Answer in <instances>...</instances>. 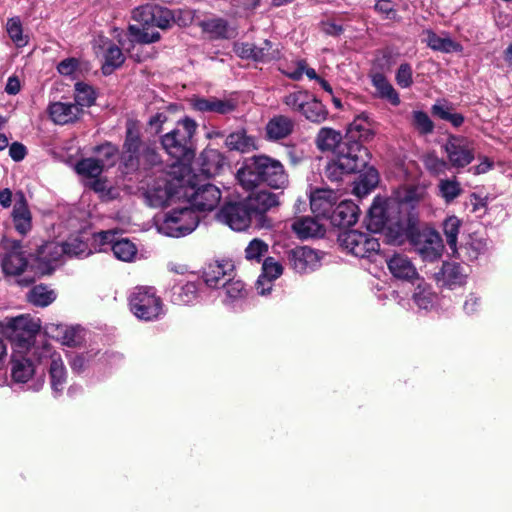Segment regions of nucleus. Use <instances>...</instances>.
Wrapping results in <instances>:
<instances>
[{"label":"nucleus","mask_w":512,"mask_h":512,"mask_svg":"<svg viewBox=\"0 0 512 512\" xmlns=\"http://www.w3.org/2000/svg\"><path fill=\"white\" fill-rule=\"evenodd\" d=\"M420 197L417 189L408 187L397 192L395 198L375 197L365 218L370 232L381 233L388 244H396L405 226L413 219Z\"/></svg>","instance_id":"obj_1"},{"label":"nucleus","mask_w":512,"mask_h":512,"mask_svg":"<svg viewBox=\"0 0 512 512\" xmlns=\"http://www.w3.org/2000/svg\"><path fill=\"white\" fill-rule=\"evenodd\" d=\"M279 204L278 194L260 190L252 192L243 201L226 203L219 211V218L235 231H244L250 226L270 229L273 221L267 212Z\"/></svg>","instance_id":"obj_2"},{"label":"nucleus","mask_w":512,"mask_h":512,"mask_svg":"<svg viewBox=\"0 0 512 512\" xmlns=\"http://www.w3.org/2000/svg\"><path fill=\"white\" fill-rule=\"evenodd\" d=\"M161 163L162 158L156 146L142 139L138 121L128 120L120 153L122 173L128 175L146 171Z\"/></svg>","instance_id":"obj_3"},{"label":"nucleus","mask_w":512,"mask_h":512,"mask_svg":"<svg viewBox=\"0 0 512 512\" xmlns=\"http://www.w3.org/2000/svg\"><path fill=\"white\" fill-rule=\"evenodd\" d=\"M236 178L245 190H254L261 185L283 189L289 182L283 164L264 154L246 158L238 169Z\"/></svg>","instance_id":"obj_4"},{"label":"nucleus","mask_w":512,"mask_h":512,"mask_svg":"<svg viewBox=\"0 0 512 512\" xmlns=\"http://www.w3.org/2000/svg\"><path fill=\"white\" fill-rule=\"evenodd\" d=\"M368 149L344 135V140L325 167V176L331 182H341L345 176L361 173L368 165Z\"/></svg>","instance_id":"obj_5"},{"label":"nucleus","mask_w":512,"mask_h":512,"mask_svg":"<svg viewBox=\"0 0 512 512\" xmlns=\"http://www.w3.org/2000/svg\"><path fill=\"white\" fill-rule=\"evenodd\" d=\"M198 124L190 117L177 121L176 126L160 137L163 149L177 162L190 164L196 155L195 134Z\"/></svg>","instance_id":"obj_6"},{"label":"nucleus","mask_w":512,"mask_h":512,"mask_svg":"<svg viewBox=\"0 0 512 512\" xmlns=\"http://www.w3.org/2000/svg\"><path fill=\"white\" fill-rule=\"evenodd\" d=\"M405 242H409L425 261H435L442 254L443 244L439 233L434 229H420L418 209L395 245Z\"/></svg>","instance_id":"obj_7"},{"label":"nucleus","mask_w":512,"mask_h":512,"mask_svg":"<svg viewBox=\"0 0 512 512\" xmlns=\"http://www.w3.org/2000/svg\"><path fill=\"white\" fill-rule=\"evenodd\" d=\"M184 184L185 177L183 175L176 176L167 173L158 177L145 193L149 206L161 208L173 201L183 200V195H185Z\"/></svg>","instance_id":"obj_8"},{"label":"nucleus","mask_w":512,"mask_h":512,"mask_svg":"<svg viewBox=\"0 0 512 512\" xmlns=\"http://www.w3.org/2000/svg\"><path fill=\"white\" fill-rule=\"evenodd\" d=\"M40 328V323L30 315H19L0 321V335L21 349H29L34 344Z\"/></svg>","instance_id":"obj_9"},{"label":"nucleus","mask_w":512,"mask_h":512,"mask_svg":"<svg viewBox=\"0 0 512 512\" xmlns=\"http://www.w3.org/2000/svg\"><path fill=\"white\" fill-rule=\"evenodd\" d=\"M183 200L193 209V211H212L221 200L220 189L211 184H199L197 176H189L185 178Z\"/></svg>","instance_id":"obj_10"},{"label":"nucleus","mask_w":512,"mask_h":512,"mask_svg":"<svg viewBox=\"0 0 512 512\" xmlns=\"http://www.w3.org/2000/svg\"><path fill=\"white\" fill-rule=\"evenodd\" d=\"M131 312L140 320L154 321L163 314V301L150 286L136 287L129 297Z\"/></svg>","instance_id":"obj_11"},{"label":"nucleus","mask_w":512,"mask_h":512,"mask_svg":"<svg viewBox=\"0 0 512 512\" xmlns=\"http://www.w3.org/2000/svg\"><path fill=\"white\" fill-rule=\"evenodd\" d=\"M198 223L199 217L189 205H186L166 213L159 230L169 237L178 238L191 233Z\"/></svg>","instance_id":"obj_12"},{"label":"nucleus","mask_w":512,"mask_h":512,"mask_svg":"<svg viewBox=\"0 0 512 512\" xmlns=\"http://www.w3.org/2000/svg\"><path fill=\"white\" fill-rule=\"evenodd\" d=\"M340 245L360 258H370L380 250L377 238L358 230H346L339 234Z\"/></svg>","instance_id":"obj_13"},{"label":"nucleus","mask_w":512,"mask_h":512,"mask_svg":"<svg viewBox=\"0 0 512 512\" xmlns=\"http://www.w3.org/2000/svg\"><path fill=\"white\" fill-rule=\"evenodd\" d=\"M450 168L460 170L475 159V148L467 137L450 134L443 145Z\"/></svg>","instance_id":"obj_14"},{"label":"nucleus","mask_w":512,"mask_h":512,"mask_svg":"<svg viewBox=\"0 0 512 512\" xmlns=\"http://www.w3.org/2000/svg\"><path fill=\"white\" fill-rule=\"evenodd\" d=\"M133 19L140 24L160 29H168L175 22L174 14L170 9L156 4H146L136 8L133 11Z\"/></svg>","instance_id":"obj_15"},{"label":"nucleus","mask_w":512,"mask_h":512,"mask_svg":"<svg viewBox=\"0 0 512 512\" xmlns=\"http://www.w3.org/2000/svg\"><path fill=\"white\" fill-rule=\"evenodd\" d=\"M287 265L297 273H307L319 266L318 252L308 246H296L285 252Z\"/></svg>","instance_id":"obj_16"},{"label":"nucleus","mask_w":512,"mask_h":512,"mask_svg":"<svg viewBox=\"0 0 512 512\" xmlns=\"http://www.w3.org/2000/svg\"><path fill=\"white\" fill-rule=\"evenodd\" d=\"M65 256L62 243L48 241L36 251L37 269L41 275H51L57 263Z\"/></svg>","instance_id":"obj_17"},{"label":"nucleus","mask_w":512,"mask_h":512,"mask_svg":"<svg viewBox=\"0 0 512 512\" xmlns=\"http://www.w3.org/2000/svg\"><path fill=\"white\" fill-rule=\"evenodd\" d=\"M338 193L329 188H317L310 195V207L316 218L329 219L338 203Z\"/></svg>","instance_id":"obj_18"},{"label":"nucleus","mask_w":512,"mask_h":512,"mask_svg":"<svg viewBox=\"0 0 512 512\" xmlns=\"http://www.w3.org/2000/svg\"><path fill=\"white\" fill-rule=\"evenodd\" d=\"M377 125L368 113L362 112L347 126L345 135H351L353 141L363 145L374 139Z\"/></svg>","instance_id":"obj_19"},{"label":"nucleus","mask_w":512,"mask_h":512,"mask_svg":"<svg viewBox=\"0 0 512 512\" xmlns=\"http://www.w3.org/2000/svg\"><path fill=\"white\" fill-rule=\"evenodd\" d=\"M191 108L202 113L210 112L226 115L236 110L237 101L234 99H219L217 97L193 96L190 100Z\"/></svg>","instance_id":"obj_20"},{"label":"nucleus","mask_w":512,"mask_h":512,"mask_svg":"<svg viewBox=\"0 0 512 512\" xmlns=\"http://www.w3.org/2000/svg\"><path fill=\"white\" fill-rule=\"evenodd\" d=\"M198 164L201 174L211 178L222 173L227 165V160L219 150L206 147L199 155Z\"/></svg>","instance_id":"obj_21"},{"label":"nucleus","mask_w":512,"mask_h":512,"mask_svg":"<svg viewBox=\"0 0 512 512\" xmlns=\"http://www.w3.org/2000/svg\"><path fill=\"white\" fill-rule=\"evenodd\" d=\"M359 215L360 209L357 204L351 200H343L337 203L328 220L334 227L348 228L358 221Z\"/></svg>","instance_id":"obj_22"},{"label":"nucleus","mask_w":512,"mask_h":512,"mask_svg":"<svg viewBox=\"0 0 512 512\" xmlns=\"http://www.w3.org/2000/svg\"><path fill=\"white\" fill-rule=\"evenodd\" d=\"M386 262L393 277L408 282L419 279L417 269L408 256L404 254H394Z\"/></svg>","instance_id":"obj_23"},{"label":"nucleus","mask_w":512,"mask_h":512,"mask_svg":"<svg viewBox=\"0 0 512 512\" xmlns=\"http://www.w3.org/2000/svg\"><path fill=\"white\" fill-rule=\"evenodd\" d=\"M12 220L15 230L26 235L32 228V215L29 210L27 199L22 191L16 193V202L12 211Z\"/></svg>","instance_id":"obj_24"},{"label":"nucleus","mask_w":512,"mask_h":512,"mask_svg":"<svg viewBox=\"0 0 512 512\" xmlns=\"http://www.w3.org/2000/svg\"><path fill=\"white\" fill-rule=\"evenodd\" d=\"M466 277L463 267L457 262H443L440 271L435 274L437 283L449 289L463 286Z\"/></svg>","instance_id":"obj_25"},{"label":"nucleus","mask_w":512,"mask_h":512,"mask_svg":"<svg viewBox=\"0 0 512 512\" xmlns=\"http://www.w3.org/2000/svg\"><path fill=\"white\" fill-rule=\"evenodd\" d=\"M83 112V109L74 103L54 102L48 106L51 120L58 125L76 122Z\"/></svg>","instance_id":"obj_26"},{"label":"nucleus","mask_w":512,"mask_h":512,"mask_svg":"<svg viewBox=\"0 0 512 512\" xmlns=\"http://www.w3.org/2000/svg\"><path fill=\"white\" fill-rule=\"evenodd\" d=\"M50 386L53 393L61 395L67 384V370L59 353L53 352L50 355V365L48 368Z\"/></svg>","instance_id":"obj_27"},{"label":"nucleus","mask_w":512,"mask_h":512,"mask_svg":"<svg viewBox=\"0 0 512 512\" xmlns=\"http://www.w3.org/2000/svg\"><path fill=\"white\" fill-rule=\"evenodd\" d=\"M233 272V265L216 261L204 268L202 278L209 288L215 289L223 287V283L227 280L226 277H231Z\"/></svg>","instance_id":"obj_28"},{"label":"nucleus","mask_w":512,"mask_h":512,"mask_svg":"<svg viewBox=\"0 0 512 512\" xmlns=\"http://www.w3.org/2000/svg\"><path fill=\"white\" fill-rule=\"evenodd\" d=\"M46 333L61 341L67 347L80 346L84 338L81 335L79 326L66 327L63 325L50 324L45 327Z\"/></svg>","instance_id":"obj_29"},{"label":"nucleus","mask_w":512,"mask_h":512,"mask_svg":"<svg viewBox=\"0 0 512 512\" xmlns=\"http://www.w3.org/2000/svg\"><path fill=\"white\" fill-rule=\"evenodd\" d=\"M317 219L308 216L299 217L293 222L292 230L300 239L323 237L326 230Z\"/></svg>","instance_id":"obj_30"},{"label":"nucleus","mask_w":512,"mask_h":512,"mask_svg":"<svg viewBox=\"0 0 512 512\" xmlns=\"http://www.w3.org/2000/svg\"><path fill=\"white\" fill-rule=\"evenodd\" d=\"M343 140L344 135L340 131L331 127H322L315 137V145L320 152H331L334 155Z\"/></svg>","instance_id":"obj_31"},{"label":"nucleus","mask_w":512,"mask_h":512,"mask_svg":"<svg viewBox=\"0 0 512 512\" xmlns=\"http://www.w3.org/2000/svg\"><path fill=\"white\" fill-rule=\"evenodd\" d=\"M294 129V122L285 115H276L266 125V134L270 140H280L288 137Z\"/></svg>","instance_id":"obj_32"},{"label":"nucleus","mask_w":512,"mask_h":512,"mask_svg":"<svg viewBox=\"0 0 512 512\" xmlns=\"http://www.w3.org/2000/svg\"><path fill=\"white\" fill-rule=\"evenodd\" d=\"M283 273L282 265L275 261L273 257H267L264 259L262 264V273L258 277L257 284L258 288L263 284L264 281L267 282V288H261V295H265L272 290V282L273 280L280 277Z\"/></svg>","instance_id":"obj_33"},{"label":"nucleus","mask_w":512,"mask_h":512,"mask_svg":"<svg viewBox=\"0 0 512 512\" xmlns=\"http://www.w3.org/2000/svg\"><path fill=\"white\" fill-rule=\"evenodd\" d=\"M371 82L376 88L379 98L388 100L394 106L400 104L401 100L398 92L383 73L372 74Z\"/></svg>","instance_id":"obj_34"},{"label":"nucleus","mask_w":512,"mask_h":512,"mask_svg":"<svg viewBox=\"0 0 512 512\" xmlns=\"http://www.w3.org/2000/svg\"><path fill=\"white\" fill-rule=\"evenodd\" d=\"M198 297V286L195 282L174 285L171 290V302L183 306L193 303Z\"/></svg>","instance_id":"obj_35"},{"label":"nucleus","mask_w":512,"mask_h":512,"mask_svg":"<svg viewBox=\"0 0 512 512\" xmlns=\"http://www.w3.org/2000/svg\"><path fill=\"white\" fill-rule=\"evenodd\" d=\"M225 146L231 151L241 153L249 152L256 148L254 138L247 135L245 130L230 133L225 139Z\"/></svg>","instance_id":"obj_36"},{"label":"nucleus","mask_w":512,"mask_h":512,"mask_svg":"<svg viewBox=\"0 0 512 512\" xmlns=\"http://www.w3.org/2000/svg\"><path fill=\"white\" fill-rule=\"evenodd\" d=\"M301 115L312 123L320 124L327 119L329 112L320 100H318L313 94H310V99L306 101Z\"/></svg>","instance_id":"obj_37"},{"label":"nucleus","mask_w":512,"mask_h":512,"mask_svg":"<svg viewBox=\"0 0 512 512\" xmlns=\"http://www.w3.org/2000/svg\"><path fill=\"white\" fill-rule=\"evenodd\" d=\"M93 152L97 155L96 159L105 168V170L114 167L117 160H120L121 152H119V148L109 141L95 146L93 148Z\"/></svg>","instance_id":"obj_38"},{"label":"nucleus","mask_w":512,"mask_h":512,"mask_svg":"<svg viewBox=\"0 0 512 512\" xmlns=\"http://www.w3.org/2000/svg\"><path fill=\"white\" fill-rule=\"evenodd\" d=\"M28 260L24 254L5 253L1 261L5 275L20 276L27 268Z\"/></svg>","instance_id":"obj_39"},{"label":"nucleus","mask_w":512,"mask_h":512,"mask_svg":"<svg viewBox=\"0 0 512 512\" xmlns=\"http://www.w3.org/2000/svg\"><path fill=\"white\" fill-rule=\"evenodd\" d=\"M151 26L148 25H129L128 33L131 40L140 44H150L157 42L160 39V33L151 30Z\"/></svg>","instance_id":"obj_40"},{"label":"nucleus","mask_w":512,"mask_h":512,"mask_svg":"<svg viewBox=\"0 0 512 512\" xmlns=\"http://www.w3.org/2000/svg\"><path fill=\"white\" fill-rule=\"evenodd\" d=\"M125 61V57L122 50L114 43H111L105 51V62L102 65V73L104 75H110L115 69L122 66Z\"/></svg>","instance_id":"obj_41"},{"label":"nucleus","mask_w":512,"mask_h":512,"mask_svg":"<svg viewBox=\"0 0 512 512\" xmlns=\"http://www.w3.org/2000/svg\"><path fill=\"white\" fill-rule=\"evenodd\" d=\"M28 301L38 307H46L56 299L53 290L48 289L44 284L34 286L27 295Z\"/></svg>","instance_id":"obj_42"},{"label":"nucleus","mask_w":512,"mask_h":512,"mask_svg":"<svg viewBox=\"0 0 512 512\" xmlns=\"http://www.w3.org/2000/svg\"><path fill=\"white\" fill-rule=\"evenodd\" d=\"M34 374V365L30 359L21 358L12 361L11 375L14 381L26 383Z\"/></svg>","instance_id":"obj_43"},{"label":"nucleus","mask_w":512,"mask_h":512,"mask_svg":"<svg viewBox=\"0 0 512 512\" xmlns=\"http://www.w3.org/2000/svg\"><path fill=\"white\" fill-rule=\"evenodd\" d=\"M437 295L433 291L432 286L424 281H421L415 288L413 300L416 305L421 309H428L431 307Z\"/></svg>","instance_id":"obj_44"},{"label":"nucleus","mask_w":512,"mask_h":512,"mask_svg":"<svg viewBox=\"0 0 512 512\" xmlns=\"http://www.w3.org/2000/svg\"><path fill=\"white\" fill-rule=\"evenodd\" d=\"M75 171L77 174L86 177V178H96L101 176L105 168L100 164V162L93 157L82 158L77 161L75 165Z\"/></svg>","instance_id":"obj_45"},{"label":"nucleus","mask_w":512,"mask_h":512,"mask_svg":"<svg viewBox=\"0 0 512 512\" xmlns=\"http://www.w3.org/2000/svg\"><path fill=\"white\" fill-rule=\"evenodd\" d=\"M426 34V44L432 50L440 52H451L457 50L459 44L455 43L451 38H442L438 36L433 30L428 29L424 32Z\"/></svg>","instance_id":"obj_46"},{"label":"nucleus","mask_w":512,"mask_h":512,"mask_svg":"<svg viewBox=\"0 0 512 512\" xmlns=\"http://www.w3.org/2000/svg\"><path fill=\"white\" fill-rule=\"evenodd\" d=\"M453 110L452 106H445L441 104H434L431 108V112L434 116L447 121L451 123L453 127L458 128L464 123L465 117L463 114L454 112Z\"/></svg>","instance_id":"obj_47"},{"label":"nucleus","mask_w":512,"mask_h":512,"mask_svg":"<svg viewBox=\"0 0 512 512\" xmlns=\"http://www.w3.org/2000/svg\"><path fill=\"white\" fill-rule=\"evenodd\" d=\"M75 105L79 106L80 108L84 107H91L95 104L96 101V92L93 89L92 86L84 83V82H77L75 84Z\"/></svg>","instance_id":"obj_48"},{"label":"nucleus","mask_w":512,"mask_h":512,"mask_svg":"<svg viewBox=\"0 0 512 512\" xmlns=\"http://www.w3.org/2000/svg\"><path fill=\"white\" fill-rule=\"evenodd\" d=\"M111 250L114 256L124 262H129L137 254V248L133 242L126 238L116 239L113 243Z\"/></svg>","instance_id":"obj_49"},{"label":"nucleus","mask_w":512,"mask_h":512,"mask_svg":"<svg viewBox=\"0 0 512 512\" xmlns=\"http://www.w3.org/2000/svg\"><path fill=\"white\" fill-rule=\"evenodd\" d=\"M62 245L65 249V256L69 258L86 257L92 253L88 244L79 237H70L66 241L62 242Z\"/></svg>","instance_id":"obj_50"},{"label":"nucleus","mask_w":512,"mask_h":512,"mask_svg":"<svg viewBox=\"0 0 512 512\" xmlns=\"http://www.w3.org/2000/svg\"><path fill=\"white\" fill-rule=\"evenodd\" d=\"M461 220L456 216H449L443 223V232L450 249L455 252Z\"/></svg>","instance_id":"obj_51"},{"label":"nucleus","mask_w":512,"mask_h":512,"mask_svg":"<svg viewBox=\"0 0 512 512\" xmlns=\"http://www.w3.org/2000/svg\"><path fill=\"white\" fill-rule=\"evenodd\" d=\"M203 30L211 35L215 39H226L228 38L229 26L228 22L222 18L210 19L203 22Z\"/></svg>","instance_id":"obj_52"},{"label":"nucleus","mask_w":512,"mask_h":512,"mask_svg":"<svg viewBox=\"0 0 512 512\" xmlns=\"http://www.w3.org/2000/svg\"><path fill=\"white\" fill-rule=\"evenodd\" d=\"M439 195L446 203H451L462 193L460 183L454 179H442L438 184Z\"/></svg>","instance_id":"obj_53"},{"label":"nucleus","mask_w":512,"mask_h":512,"mask_svg":"<svg viewBox=\"0 0 512 512\" xmlns=\"http://www.w3.org/2000/svg\"><path fill=\"white\" fill-rule=\"evenodd\" d=\"M411 124L420 135L431 134L435 127L429 115L421 110L412 112Z\"/></svg>","instance_id":"obj_54"},{"label":"nucleus","mask_w":512,"mask_h":512,"mask_svg":"<svg viewBox=\"0 0 512 512\" xmlns=\"http://www.w3.org/2000/svg\"><path fill=\"white\" fill-rule=\"evenodd\" d=\"M310 92L307 90H298L284 96L283 103L295 112H301L304 109L306 101L310 99Z\"/></svg>","instance_id":"obj_55"},{"label":"nucleus","mask_w":512,"mask_h":512,"mask_svg":"<svg viewBox=\"0 0 512 512\" xmlns=\"http://www.w3.org/2000/svg\"><path fill=\"white\" fill-rule=\"evenodd\" d=\"M267 252L268 244L262 239L254 238L245 249V257L249 261L260 263Z\"/></svg>","instance_id":"obj_56"},{"label":"nucleus","mask_w":512,"mask_h":512,"mask_svg":"<svg viewBox=\"0 0 512 512\" xmlns=\"http://www.w3.org/2000/svg\"><path fill=\"white\" fill-rule=\"evenodd\" d=\"M487 241L482 237H478L476 234L470 236V241L467 242L462 249L465 250L470 260H475L479 255L487 251Z\"/></svg>","instance_id":"obj_57"},{"label":"nucleus","mask_w":512,"mask_h":512,"mask_svg":"<svg viewBox=\"0 0 512 512\" xmlns=\"http://www.w3.org/2000/svg\"><path fill=\"white\" fill-rule=\"evenodd\" d=\"M258 53L259 62L263 63L276 61L281 58V51L278 48V45L267 39L264 40L260 46H258Z\"/></svg>","instance_id":"obj_58"},{"label":"nucleus","mask_w":512,"mask_h":512,"mask_svg":"<svg viewBox=\"0 0 512 512\" xmlns=\"http://www.w3.org/2000/svg\"><path fill=\"white\" fill-rule=\"evenodd\" d=\"M223 287L225 288L227 296L232 300L242 299L247 296L245 283L242 280L229 277L223 283Z\"/></svg>","instance_id":"obj_59"},{"label":"nucleus","mask_w":512,"mask_h":512,"mask_svg":"<svg viewBox=\"0 0 512 512\" xmlns=\"http://www.w3.org/2000/svg\"><path fill=\"white\" fill-rule=\"evenodd\" d=\"M424 164L426 169L434 174V175H440L444 174L447 169H449L448 161H445L444 159L439 158L436 154H428L424 159Z\"/></svg>","instance_id":"obj_60"},{"label":"nucleus","mask_w":512,"mask_h":512,"mask_svg":"<svg viewBox=\"0 0 512 512\" xmlns=\"http://www.w3.org/2000/svg\"><path fill=\"white\" fill-rule=\"evenodd\" d=\"M395 81L399 87L404 89L413 85V69L409 63L400 64L395 74Z\"/></svg>","instance_id":"obj_61"},{"label":"nucleus","mask_w":512,"mask_h":512,"mask_svg":"<svg viewBox=\"0 0 512 512\" xmlns=\"http://www.w3.org/2000/svg\"><path fill=\"white\" fill-rule=\"evenodd\" d=\"M6 29L9 37L17 46H23L26 41L23 39V28L19 18H10L7 21Z\"/></svg>","instance_id":"obj_62"},{"label":"nucleus","mask_w":512,"mask_h":512,"mask_svg":"<svg viewBox=\"0 0 512 512\" xmlns=\"http://www.w3.org/2000/svg\"><path fill=\"white\" fill-rule=\"evenodd\" d=\"M169 121L166 111L157 112L152 115L147 122V131L152 135H158L162 132L164 124Z\"/></svg>","instance_id":"obj_63"},{"label":"nucleus","mask_w":512,"mask_h":512,"mask_svg":"<svg viewBox=\"0 0 512 512\" xmlns=\"http://www.w3.org/2000/svg\"><path fill=\"white\" fill-rule=\"evenodd\" d=\"M373 8L384 19L393 20L397 16L395 3L392 0H376Z\"/></svg>","instance_id":"obj_64"}]
</instances>
